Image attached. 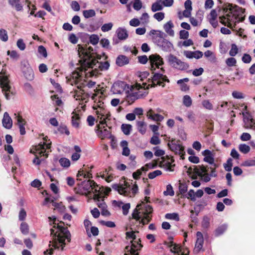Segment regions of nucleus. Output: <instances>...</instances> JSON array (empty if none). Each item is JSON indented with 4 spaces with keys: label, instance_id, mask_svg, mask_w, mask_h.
Returning a JSON list of instances; mask_svg holds the SVG:
<instances>
[{
    "label": "nucleus",
    "instance_id": "nucleus-21",
    "mask_svg": "<svg viewBox=\"0 0 255 255\" xmlns=\"http://www.w3.org/2000/svg\"><path fill=\"white\" fill-rule=\"evenodd\" d=\"M147 116L149 119L156 122H161L164 119V117L162 115L154 114L153 113V111L151 109L149 110L147 112Z\"/></svg>",
    "mask_w": 255,
    "mask_h": 255
},
{
    "label": "nucleus",
    "instance_id": "nucleus-60",
    "mask_svg": "<svg viewBox=\"0 0 255 255\" xmlns=\"http://www.w3.org/2000/svg\"><path fill=\"white\" fill-rule=\"evenodd\" d=\"M153 17L158 21H160L164 18V13L162 12H157L153 15Z\"/></svg>",
    "mask_w": 255,
    "mask_h": 255
},
{
    "label": "nucleus",
    "instance_id": "nucleus-43",
    "mask_svg": "<svg viewBox=\"0 0 255 255\" xmlns=\"http://www.w3.org/2000/svg\"><path fill=\"white\" fill-rule=\"evenodd\" d=\"M59 161L60 165L63 167H68L70 165V160L66 158H61Z\"/></svg>",
    "mask_w": 255,
    "mask_h": 255
},
{
    "label": "nucleus",
    "instance_id": "nucleus-5",
    "mask_svg": "<svg viewBox=\"0 0 255 255\" xmlns=\"http://www.w3.org/2000/svg\"><path fill=\"white\" fill-rule=\"evenodd\" d=\"M80 193L90 198L91 201L95 202L98 207H105L103 188L93 180L85 179L81 183H78Z\"/></svg>",
    "mask_w": 255,
    "mask_h": 255
},
{
    "label": "nucleus",
    "instance_id": "nucleus-41",
    "mask_svg": "<svg viewBox=\"0 0 255 255\" xmlns=\"http://www.w3.org/2000/svg\"><path fill=\"white\" fill-rule=\"evenodd\" d=\"M173 161V160L172 159H170L169 158L167 161L166 160H165L164 161V164H163V165H166V170H168V171H172L173 170V169H172V167L173 166H174V165H172L171 164V162Z\"/></svg>",
    "mask_w": 255,
    "mask_h": 255
},
{
    "label": "nucleus",
    "instance_id": "nucleus-54",
    "mask_svg": "<svg viewBox=\"0 0 255 255\" xmlns=\"http://www.w3.org/2000/svg\"><path fill=\"white\" fill-rule=\"evenodd\" d=\"M99 41V38L97 35L92 34L90 37V42L93 45L97 44Z\"/></svg>",
    "mask_w": 255,
    "mask_h": 255
},
{
    "label": "nucleus",
    "instance_id": "nucleus-18",
    "mask_svg": "<svg viewBox=\"0 0 255 255\" xmlns=\"http://www.w3.org/2000/svg\"><path fill=\"white\" fill-rule=\"evenodd\" d=\"M197 240L195 244V251L199 252L201 251L203 247L204 243V239L203 235L201 232H197L196 233Z\"/></svg>",
    "mask_w": 255,
    "mask_h": 255
},
{
    "label": "nucleus",
    "instance_id": "nucleus-30",
    "mask_svg": "<svg viewBox=\"0 0 255 255\" xmlns=\"http://www.w3.org/2000/svg\"><path fill=\"white\" fill-rule=\"evenodd\" d=\"M137 126L138 131L142 134L146 132V124L143 121L137 122Z\"/></svg>",
    "mask_w": 255,
    "mask_h": 255
},
{
    "label": "nucleus",
    "instance_id": "nucleus-35",
    "mask_svg": "<svg viewBox=\"0 0 255 255\" xmlns=\"http://www.w3.org/2000/svg\"><path fill=\"white\" fill-rule=\"evenodd\" d=\"M165 217L167 219L173 220L176 221H179V215L177 213H167L165 215Z\"/></svg>",
    "mask_w": 255,
    "mask_h": 255
},
{
    "label": "nucleus",
    "instance_id": "nucleus-3",
    "mask_svg": "<svg viewBox=\"0 0 255 255\" xmlns=\"http://www.w3.org/2000/svg\"><path fill=\"white\" fill-rule=\"evenodd\" d=\"M202 154L204 156V161L209 163L211 166L193 165L188 169L187 172L188 174L193 173L192 179H196L197 176H199L203 181L207 182L211 180V177H215L217 176L216 169L218 165L215 163L214 156L210 150H205L202 152Z\"/></svg>",
    "mask_w": 255,
    "mask_h": 255
},
{
    "label": "nucleus",
    "instance_id": "nucleus-58",
    "mask_svg": "<svg viewBox=\"0 0 255 255\" xmlns=\"http://www.w3.org/2000/svg\"><path fill=\"white\" fill-rule=\"evenodd\" d=\"M142 7V2L140 0H135L133 7L136 10H139Z\"/></svg>",
    "mask_w": 255,
    "mask_h": 255
},
{
    "label": "nucleus",
    "instance_id": "nucleus-7",
    "mask_svg": "<svg viewBox=\"0 0 255 255\" xmlns=\"http://www.w3.org/2000/svg\"><path fill=\"white\" fill-rule=\"evenodd\" d=\"M48 219L49 221H53V224H54L53 227L57 229L56 232L53 229H50V235L52 236L53 239L52 242H50L49 246L52 245L55 249H58L60 247L58 245V243L61 244V250L62 251L66 245L65 240L67 239L68 243L71 242V234L67 227H64L55 223L56 218L55 216L49 217Z\"/></svg>",
    "mask_w": 255,
    "mask_h": 255
},
{
    "label": "nucleus",
    "instance_id": "nucleus-38",
    "mask_svg": "<svg viewBox=\"0 0 255 255\" xmlns=\"http://www.w3.org/2000/svg\"><path fill=\"white\" fill-rule=\"evenodd\" d=\"M183 103L184 106L187 107H189L191 106L192 101L190 97L188 95H185L183 98Z\"/></svg>",
    "mask_w": 255,
    "mask_h": 255
},
{
    "label": "nucleus",
    "instance_id": "nucleus-46",
    "mask_svg": "<svg viewBox=\"0 0 255 255\" xmlns=\"http://www.w3.org/2000/svg\"><path fill=\"white\" fill-rule=\"evenodd\" d=\"M242 165L246 167L255 166V157L253 159H249L244 161Z\"/></svg>",
    "mask_w": 255,
    "mask_h": 255
},
{
    "label": "nucleus",
    "instance_id": "nucleus-11",
    "mask_svg": "<svg viewBox=\"0 0 255 255\" xmlns=\"http://www.w3.org/2000/svg\"><path fill=\"white\" fill-rule=\"evenodd\" d=\"M0 86L5 98L10 99L11 96L13 95L11 91V86L9 85V81L6 75V70L3 68L0 72Z\"/></svg>",
    "mask_w": 255,
    "mask_h": 255
},
{
    "label": "nucleus",
    "instance_id": "nucleus-26",
    "mask_svg": "<svg viewBox=\"0 0 255 255\" xmlns=\"http://www.w3.org/2000/svg\"><path fill=\"white\" fill-rule=\"evenodd\" d=\"M116 33L119 39L120 40H125L128 36L127 31L125 28H119Z\"/></svg>",
    "mask_w": 255,
    "mask_h": 255
},
{
    "label": "nucleus",
    "instance_id": "nucleus-22",
    "mask_svg": "<svg viewBox=\"0 0 255 255\" xmlns=\"http://www.w3.org/2000/svg\"><path fill=\"white\" fill-rule=\"evenodd\" d=\"M18 126L19 128L20 134L23 135L25 133L24 125L26 123L24 119L20 116L16 117Z\"/></svg>",
    "mask_w": 255,
    "mask_h": 255
},
{
    "label": "nucleus",
    "instance_id": "nucleus-56",
    "mask_svg": "<svg viewBox=\"0 0 255 255\" xmlns=\"http://www.w3.org/2000/svg\"><path fill=\"white\" fill-rule=\"evenodd\" d=\"M51 100L55 103V105L58 106H60L62 102L61 99H60L57 95H53L51 96Z\"/></svg>",
    "mask_w": 255,
    "mask_h": 255
},
{
    "label": "nucleus",
    "instance_id": "nucleus-51",
    "mask_svg": "<svg viewBox=\"0 0 255 255\" xmlns=\"http://www.w3.org/2000/svg\"><path fill=\"white\" fill-rule=\"evenodd\" d=\"M202 104V106L207 110H211L213 109V105L208 100L203 101Z\"/></svg>",
    "mask_w": 255,
    "mask_h": 255
},
{
    "label": "nucleus",
    "instance_id": "nucleus-16",
    "mask_svg": "<svg viewBox=\"0 0 255 255\" xmlns=\"http://www.w3.org/2000/svg\"><path fill=\"white\" fill-rule=\"evenodd\" d=\"M22 70L25 78L29 81H32L34 78L33 71L27 61L22 62Z\"/></svg>",
    "mask_w": 255,
    "mask_h": 255
},
{
    "label": "nucleus",
    "instance_id": "nucleus-47",
    "mask_svg": "<svg viewBox=\"0 0 255 255\" xmlns=\"http://www.w3.org/2000/svg\"><path fill=\"white\" fill-rule=\"evenodd\" d=\"M144 170H145V167H142L141 169H138L135 172H133L132 173V176L133 178L135 179H138V178H139L141 174L142 171H144Z\"/></svg>",
    "mask_w": 255,
    "mask_h": 255
},
{
    "label": "nucleus",
    "instance_id": "nucleus-17",
    "mask_svg": "<svg viewBox=\"0 0 255 255\" xmlns=\"http://www.w3.org/2000/svg\"><path fill=\"white\" fill-rule=\"evenodd\" d=\"M127 85L123 82L115 83L113 84L112 91L114 94H122L125 91Z\"/></svg>",
    "mask_w": 255,
    "mask_h": 255
},
{
    "label": "nucleus",
    "instance_id": "nucleus-42",
    "mask_svg": "<svg viewBox=\"0 0 255 255\" xmlns=\"http://www.w3.org/2000/svg\"><path fill=\"white\" fill-rule=\"evenodd\" d=\"M239 149L243 153H247L250 150V147L246 144H241L239 145Z\"/></svg>",
    "mask_w": 255,
    "mask_h": 255
},
{
    "label": "nucleus",
    "instance_id": "nucleus-48",
    "mask_svg": "<svg viewBox=\"0 0 255 255\" xmlns=\"http://www.w3.org/2000/svg\"><path fill=\"white\" fill-rule=\"evenodd\" d=\"M238 53V48L235 44H232L229 54L231 56H235Z\"/></svg>",
    "mask_w": 255,
    "mask_h": 255
},
{
    "label": "nucleus",
    "instance_id": "nucleus-23",
    "mask_svg": "<svg viewBox=\"0 0 255 255\" xmlns=\"http://www.w3.org/2000/svg\"><path fill=\"white\" fill-rule=\"evenodd\" d=\"M129 63V59L127 56L120 55L116 59V64L119 66H123L125 65L128 64Z\"/></svg>",
    "mask_w": 255,
    "mask_h": 255
},
{
    "label": "nucleus",
    "instance_id": "nucleus-61",
    "mask_svg": "<svg viewBox=\"0 0 255 255\" xmlns=\"http://www.w3.org/2000/svg\"><path fill=\"white\" fill-rule=\"evenodd\" d=\"M17 46L21 50H24L25 48V44L21 39H19L17 41Z\"/></svg>",
    "mask_w": 255,
    "mask_h": 255
},
{
    "label": "nucleus",
    "instance_id": "nucleus-14",
    "mask_svg": "<svg viewBox=\"0 0 255 255\" xmlns=\"http://www.w3.org/2000/svg\"><path fill=\"white\" fill-rule=\"evenodd\" d=\"M168 62L170 66L178 70H184L187 69L189 67L188 64L182 61L177 57L172 54L169 55L168 57Z\"/></svg>",
    "mask_w": 255,
    "mask_h": 255
},
{
    "label": "nucleus",
    "instance_id": "nucleus-10",
    "mask_svg": "<svg viewBox=\"0 0 255 255\" xmlns=\"http://www.w3.org/2000/svg\"><path fill=\"white\" fill-rule=\"evenodd\" d=\"M112 188L117 191L121 195L129 197H133L138 191L137 185L134 184L131 186L128 182H125L123 185L113 184Z\"/></svg>",
    "mask_w": 255,
    "mask_h": 255
},
{
    "label": "nucleus",
    "instance_id": "nucleus-59",
    "mask_svg": "<svg viewBox=\"0 0 255 255\" xmlns=\"http://www.w3.org/2000/svg\"><path fill=\"white\" fill-rule=\"evenodd\" d=\"M199 211H195V213L194 212L193 210L190 211L191 216L190 217L192 219V222L194 223H196L197 222V219L196 216L198 215Z\"/></svg>",
    "mask_w": 255,
    "mask_h": 255
},
{
    "label": "nucleus",
    "instance_id": "nucleus-62",
    "mask_svg": "<svg viewBox=\"0 0 255 255\" xmlns=\"http://www.w3.org/2000/svg\"><path fill=\"white\" fill-rule=\"evenodd\" d=\"M179 189L181 194H184L187 191V186L185 184L180 183Z\"/></svg>",
    "mask_w": 255,
    "mask_h": 255
},
{
    "label": "nucleus",
    "instance_id": "nucleus-34",
    "mask_svg": "<svg viewBox=\"0 0 255 255\" xmlns=\"http://www.w3.org/2000/svg\"><path fill=\"white\" fill-rule=\"evenodd\" d=\"M112 205L115 207H130L129 203L124 204L123 202L120 201L113 200L112 201Z\"/></svg>",
    "mask_w": 255,
    "mask_h": 255
},
{
    "label": "nucleus",
    "instance_id": "nucleus-52",
    "mask_svg": "<svg viewBox=\"0 0 255 255\" xmlns=\"http://www.w3.org/2000/svg\"><path fill=\"white\" fill-rule=\"evenodd\" d=\"M232 161L233 160L231 158H229L228 159L227 162L224 164V167L226 171H231L232 167L233 166Z\"/></svg>",
    "mask_w": 255,
    "mask_h": 255
},
{
    "label": "nucleus",
    "instance_id": "nucleus-64",
    "mask_svg": "<svg viewBox=\"0 0 255 255\" xmlns=\"http://www.w3.org/2000/svg\"><path fill=\"white\" fill-rule=\"evenodd\" d=\"M135 248L133 245L132 247H130L129 253H125V255H139L138 253H136V251L138 250L135 249Z\"/></svg>",
    "mask_w": 255,
    "mask_h": 255
},
{
    "label": "nucleus",
    "instance_id": "nucleus-63",
    "mask_svg": "<svg viewBox=\"0 0 255 255\" xmlns=\"http://www.w3.org/2000/svg\"><path fill=\"white\" fill-rule=\"evenodd\" d=\"M188 199H190L192 201H195V194L193 190H190L186 195Z\"/></svg>",
    "mask_w": 255,
    "mask_h": 255
},
{
    "label": "nucleus",
    "instance_id": "nucleus-12",
    "mask_svg": "<svg viewBox=\"0 0 255 255\" xmlns=\"http://www.w3.org/2000/svg\"><path fill=\"white\" fill-rule=\"evenodd\" d=\"M164 33L161 31H158V33L153 38L154 42L162 50L167 52L171 51L173 48V44L168 40L163 38Z\"/></svg>",
    "mask_w": 255,
    "mask_h": 255
},
{
    "label": "nucleus",
    "instance_id": "nucleus-19",
    "mask_svg": "<svg viewBox=\"0 0 255 255\" xmlns=\"http://www.w3.org/2000/svg\"><path fill=\"white\" fill-rule=\"evenodd\" d=\"M2 123L3 126L7 129H9L12 127V120L7 112L4 113Z\"/></svg>",
    "mask_w": 255,
    "mask_h": 255
},
{
    "label": "nucleus",
    "instance_id": "nucleus-49",
    "mask_svg": "<svg viewBox=\"0 0 255 255\" xmlns=\"http://www.w3.org/2000/svg\"><path fill=\"white\" fill-rule=\"evenodd\" d=\"M162 174V172L159 170H155L152 172L148 173V177L149 179H152L155 178L156 176L160 175Z\"/></svg>",
    "mask_w": 255,
    "mask_h": 255
},
{
    "label": "nucleus",
    "instance_id": "nucleus-15",
    "mask_svg": "<svg viewBox=\"0 0 255 255\" xmlns=\"http://www.w3.org/2000/svg\"><path fill=\"white\" fill-rule=\"evenodd\" d=\"M66 78L67 83L71 85H76L78 89H80L82 85L83 84L82 77L78 72H73L69 77H67Z\"/></svg>",
    "mask_w": 255,
    "mask_h": 255
},
{
    "label": "nucleus",
    "instance_id": "nucleus-37",
    "mask_svg": "<svg viewBox=\"0 0 255 255\" xmlns=\"http://www.w3.org/2000/svg\"><path fill=\"white\" fill-rule=\"evenodd\" d=\"M83 13L84 16L86 18L92 17L96 15L95 11L93 9L85 10Z\"/></svg>",
    "mask_w": 255,
    "mask_h": 255
},
{
    "label": "nucleus",
    "instance_id": "nucleus-6",
    "mask_svg": "<svg viewBox=\"0 0 255 255\" xmlns=\"http://www.w3.org/2000/svg\"><path fill=\"white\" fill-rule=\"evenodd\" d=\"M94 100L93 108L96 111L95 112L99 119V123L101 125H106L109 129L106 128L105 126L102 127L100 125L97 126V134L102 139L109 137L111 135L110 127L108 124V121L110 120L111 115L110 113L104 108V103L100 99L96 94L92 96Z\"/></svg>",
    "mask_w": 255,
    "mask_h": 255
},
{
    "label": "nucleus",
    "instance_id": "nucleus-9",
    "mask_svg": "<svg viewBox=\"0 0 255 255\" xmlns=\"http://www.w3.org/2000/svg\"><path fill=\"white\" fill-rule=\"evenodd\" d=\"M134 208L131 216L132 218L136 221H139L142 225L147 224L151 220L150 214L152 212L153 208Z\"/></svg>",
    "mask_w": 255,
    "mask_h": 255
},
{
    "label": "nucleus",
    "instance_id": "nucleus-2",
    "mask_svg": "<svg viewBox=\"0 0 255 255\" xmlns=\"http://www.w3.org/2000/svg\"><path fill=\"white\" fill-rule=\"evenodd\" d=\"M79 54L81 57L79 62L82 70L88 71L93 76H96L101 71L106 70L109 68L110 64L108 61H99L101 57L93 52L92 47L80 48Z\"/></svg>",
    "mask_w": 255,
    "mask_h": 255
},
{
    "label": "nucleus",
    "instance_id": "nucleus-24",
    "mask_svg": "<svg viewBox=\"0 0 255 255\" xmlns=\"http://www.w3.org/2000/svg\"><path fill=\"white\" fill-rule=\"evenodd\" d=\"M244 122L245 124L244 127L246 128L255 129V121L252 118H250V117H244Z\"/></svg>",
    "mask_w": 255,
    "mask_h": 255
},
{
    "label": "nucleus",
    "instance_id": "nucleus-44",
    "mask_svg": "<svg viewBox=\"0 0 255 255\" xmlns=\"http://www.w3.org/2000/svg\"><path fill=\"white\" fill-rule=\"evenodd\" d=\"M140 243L141 240L140 239H138L137 241L134 240L132 241L131 242V245L130 247H132V246L133 245L135 247V249L140 250L143 247Z\"/></svg>",
    "mask_w": 255,
    "mask_h": 255
},
{
    "label": "nucleus",
    "instance_id": "nucleus-53",
    "mask_svg": "<svg viewBox=\"0 0 255 255\" xmlns=\"http://www.w3.org/2000/svg\"><path fill=\"white\" fill-rule=\"evenodd\" d=\"M159 134H154L150 139V143L153 145H157L159 144L160 143V140L159 139L158 137Z\"/></svg>",
    "mask_w": 255,
    "mask_h": 255
},
{
    "label": "nucleus",
    "instance_id": "nucleus-57",
    "mask_svg": "<svg viewBox=\"0 0 255 255\" xmlns=\"http://www.w3.org/2000/svg\"><path fill=\"white\" fill-rule=\"evenodd\" d=\"M236 60L235 58L231 57L226 59V63L228 66H234L236 64Z\"/></svg>",
    "mask_w": 255,
    "mask_h": 255
},
{
    "label": "nucleus",
    "instance_id": "nucleus-4",
    "mask_svg": "<svg viewBox=\"0 0 255 255\" xmlns=\"http://www.w3.org/2000/svg\"><path fill=\"white\" fill-rule=\"evenodd\" d=\"M222 10L223 15L219 16L220 22L233 30L237 23L245 19V9L237 5L226 3L223 5Z\"/></svg>",
    "mask_w": 255,
    "mask_h": 255
},
{
    "label": "nucleus",
    "instance_id": "nucleus-32",
    "mask_svg": "<svg viewBox=\"0 0 255 255\" xmlns=\"http://www.w3.org/2000/svg\"><path fill=\"white\" fill-rule=\"evenodd\" d=\"M227 229L226 224H223L219 226L215 230V236L218 237L223 234Z\"/></svg>",
    "mask_w": 255,
    "mask_h": 255
},
{
    "label": "nucleus",
    "instance_id": "nucleus-27",
    "mask_svg": "<svg viewBox=\"0 0 255 255\" xmlns=\"http://www.w3.org/2000/svg\"><path fill=\"white\" fill-rule=\"evenodd\" d=\"M72 114L73 115L72 117V125L75 128H78L80 122V117L76 112H73Z\"/></svg>",
    "mask_w": 255,
    "mask_h": 255
},
{
    "label": "nucleus",
    "instance_id": "nucleus-40",
    "mask_svg": "<svg viewBox=\"0 0 255 255\" xmlns=\"http://www.w3.org/2000/svg\"><path fill=\"white\" fill-rule=\"evenodd\" d=\"M210 219L207 216H204L203 217L202 222V227L204 229H208L210 226Z\"/></svg>",
    "mask_w": 255,
    "mask_h": 255
},
{
    "label": "nucleus",
    "instance_id": "nucleus-45",
    "mask_svg": "<svg viewBox=\"0 0 255 255\" xmlns=\"http://www.w3.org/2000/svg\"><path fill=\"white\" fill-rule=\"evenodd\" d=\"M181 251V246L179 245L176 244L175 243L174 244L173 248H171L170 249V252L174 254H179Z\"/></svg>",
    "mask_w": 255,
    "mask_h": 255
},
{
    "label": "nucleus",
    "instance_id": "nucleus-20",
    "mask_svg": "<svg viewBox=\"0 0 255 255\" xmlns=\"http://www.w3.org/2000/svg\"><path fill=\"white\" fill-rule=\"evenodd\" d=\"M77 180L81 181L83 179L92 178V173L89 171H85L83 169H80L77 175Z\"/></svg>",
    "mask_w": 255,
    "mask_h": 255
},
{
    "label": "nucleus",
    "instance_id": "nucleus-50",
    "mask_svg": "<svg viewBox=\"0 0 255 255\" xmlns=\"http://www.w3.org/2000/svg\"><path fill=\"white\" fill-rule=\"evenodd\" d=\"M163 193L165 195H170V196L174 195V191L173 190L172 187L170 184L167 185L166 190V191H164Z\"/></svg>",
    "mask_w": 255,
    "mask_h": 255
},
{
    "label": "nucleus",
    "instance_id": "nucleus-28",
    "mask_svg": "<svg viewBox=\"0 0 255 255\" xmlns=\"http://www.w3.org/2000/svg\"><path fill=\"white\" fill-rule=\"evenodd\" d=\"M163 9L162 0H157L151 6V10L153 12L161 10Z\"/></svg>",
    "mask_w": 255,
    "mask_h": 255
},
{
    "label": "nucleus",
    "instance_id": "nucleus-55",
    "mask_svg": "<svg viewBox=\"0 0 255 255\" xmlns=\"http://www.w3.org/2000/svg\"><path fill=\"white\" fill-rule=\"evenodd\" d=\"M113 26V23L111 22L105 23L101 27V30L103 32L108 31L112 29Z\"/></svg>",
    "mask_w": 255,
    "mask_h": 255
},
{
    "label": "nucleus",
    "instance_id": "nucleus-8",
    "mask_svg": "<svg viewBox=\"0 0 255 255\" xmlns=\"http://www.w3.org/2000/svg\"><path fill=\"white\" fill-rule=\"evenodd\" d=\"M43 139L44 140L43 142H41L31 149V152L36 155V157L33 160V163L36 165L40 164L41 161L43 160L42 159L40 160L38 156L40 157L44 156L45 158H46L48 156V153L51 151V142H48L49 140H48L47 136L43 137Z\"/></svg>",
    "mask_w": 255,
    "mask_h": 255
},
{
    "label": "nucleus",
    "instance_id": "nucleus-13",
    "mask_svg": "<svg viewBox=\"0 0 255 255\" xmlns=\"http://www.w3.org/2000/svg\"><path fill=\"white\" fill-rule=\"evenodd\" d=\"M168 146L170 149L174 152L175 154L179 155L181 159H184L185 152L184 151V148L180 144V141L172 139L168 143Z\"/></svg>",
    "mask_w": 255,
    "mask_h": 255
},
{
    "label": "nucleus",
    "instance_id": "nucleus-31",
    "mask_svg": "<svg viewBox=\"0 0 255 255\" xmlns=\"http://www.w3.org/2000/svg\"><path fill=\"white\" fill-rule=\"evenodd\" d=\"M121 129L125 134L128 135L130 133L132 126L129 124H122Z\"/></svg>",
    "mask_w": 255,
    "mask_h": 255
},
{
    "label": "nucleus",
    "instance_id": "nucleus-33",
    "mask_svg": "<svg viewBox=\"0 0 255 255\" xmlns=\"http://www.w3.org/2000/svg\"><path fill=\"white\" fill-rule=\"evenodd\" d=\"M20 230L22 234L26 235L29 233V226L26 222H22L20 224Z\"/></svg>",
    "mask_w": 255,
    "mask_h": 255
},
{
    "label": "nucleus",
    "instance_id": "nucleus-1",
    "mask_svg": "<svg viewBox=\"0 0 255 255\" xmlns=\"http://www.w3.org/2000/svg\"><path fill=\"white\" fill-rule=\"evenodd\" d=\"M149 60L150 64V70L154 74L152 78L148 79V83L143 82L141 83H136L135 85V90H131L130 93L128 91V93L126 92L127 95V100L128 102H133L135 100L142 97L144 94H147L145 92L142 93L140 90L145 91L150 87H154L156 85L164 87L163 84L164 82H169L167 77L163 75L164 69L163 68L160 69L159 72H154L156 68L159 69V66L163 64V59L158 54H152L149 56Z\"/></svg>",
    "mask_w": 255,
    "mask_h": 255
},
{
    "label": "nucleus",
    "instance_id": "nucleus-36",
    "mask_svg": "<svg viewBox=\"0 0 255 255\" xmlns=\"http://www.w3.org/2000/svg\"><path fill=\"white\" fill-rule=\"evenodd\" d=\"M204 55L207 58H210V61L215 62L216 58L213 52L210 50H207L204 53Z\"/></svg>",
    "mask_w": 255,
    "mask_h": 255
},
{
    "label": "nucleus",
    "instance_id": "nucleus-39",
    "mask_svg": "<svg viewBox=\"0 0 255 255\" xmlns=\"http://www.w3.org/2000/svg\"><path fill=\"white\" fill-rule=\"evenodd\" d=\"M0 39L4 42H6L8 40L7 32L4 29H0Z\"/></svg>",
    "mask_w": 255,
    "mask_h": 255
},
{
    "label": "nucleus",
    "instance_id": "nucleus-29",
    "mask_svg": "<svg viewBox=\"0 0 255 255\" xmlns=\"http://www.w3.org/2000/svg\"><path fill=\"white\" fill-rule=\"evenodd\" d=\"M9 4L14 7L17 11H21L22 6L19 2V0H9Z\"/></svg>",
    "mask_w": 255,
    "mask_h": 255
},
{
    "label": "nucleus",
    "instance_id": "nucleus-25",
    "mask_svg": "<svg viewBox=\"0 0 255 255\" xmlns=\"http://www.w3.org/2000/svg\"><path fill=\"white\" fill-rule=\"evenodd\" d=\"M174 25L171 21H169L164 25V29L166 32L170 36H173L174 32L172 29Z\"/></svg>",
    "mask_w": 255,
    "mask_h": 255
}]
</instances>
